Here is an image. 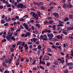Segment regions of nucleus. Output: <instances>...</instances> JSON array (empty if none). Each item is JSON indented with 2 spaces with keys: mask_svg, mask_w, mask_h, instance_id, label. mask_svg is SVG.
I'll list each match as a JSON object with an SVG mask.
<instances>
[{
  "mask_svg": "<svg viewBox=\"0 0 73 73\" xmlns=\"http://www.w3.org/2000/svg\"><path fill=\"white\" fill-rule=\"evenodd\" d=\"M33 17H34V18H36V20H38V15L37 14H36L35 13H33Z\"/></svg>",
  "mask_w": 73,
  "mask_h": 73,
  "instance_id": "f257e3e1",
  "label": "nucleus"
},
{
  "mask_svg": "<svg viewBox=\"0 0 73 73\" xmlns=\"http://www.w3.org/2000/svg\"><path fill=\"white\" fill-rule=\"evenodd\" d=\"M24 6V5L22 3H19L18 4L17 7H18L19 8H21L23 9V6Z\"/></svg>",
  "mask_w": 73,
  "mask_h": 73,
  "instance_id": "f03ea898",
  "label": "nucleus"
},
{
  "mask_svg": "<svg viewBox=\"0 0 73 73\" xmlns=\"http://www.w3.org/2000/svg\"><path fill=\"white\" fill-rule=\"evenodd\" d=\"M23 25H24L26 29H27V30H28V31H29L30 30H31V29H28V25L26 24H25V23H24V24H23Z\"/></svg>",
  "mask_w": 73,
  "mask_h": 73,
  "instance_id": "7ed1b4c3",
  "label": "nucleus"
},
{
  "mask_svg": "<svg viewBox=\"0 0 73 73\" xmlns=\"http://www.w3.org/2000/svg\"><path fill=\"white\" fill-rule=\"evenodd\" d=\"M53 15L56 18H58L59 16V15L58 14V13H53Z\"/></svg>",
  "mask_w": 73,
  "mask_h": 73,
  "instance_id": "20e7f679",
  "label": "nucleus"
},
{
  "mask_svg": "<svg viewBox=\"0 0 73 73\" xmlns=\"http://www.w3.org/2000/svg\"><path fill=\"white\" fill-rule=\"evenodd\" d=\"M38 55H39V54H40V53H42V51L41 49H39V50L38 51Z\"/></svg>",
  "mask_w": 73,
  "mask_h": 73,
  "instance_id": "39448f33",
  "label": "nucleus"
},
{
  "mask_svg": "<svg viewBox=\"0 0 73 73\" xmlns=\"http://www.w3.org/2000/svg\"><path fill=\"white\" fill-rule=\"evenodd\" d=\"M47 36L48 37H53V35L52 34H49L48 33L47 34Z\"/></svg>",
  "mask_w": 73,
  "mask_h": 73,
  "instance_id": "423d86ee",
  "label": "nucleus"
},
{
  "mask_svg": "<svg viewBox=\"0 0 73 73\" xmlns=\"http://www.w3.org/2000/svg\"><path fill=\"white\" fill-rule=\"evenodd\" d=\"M56 37L58 39H62L63 38L62 36L60 35H58L56 36Z\"/></svg>",
  "mask_w": 73,
  "mask_h": 73,
  "instance_id": "0eeeda50",
  "label": "nucleus"
},
{
  "mask_svg": "<svg viewBox=\"0 0 73 73\" xmlns=\"http://www.w3.org/2000/svg\"><path fill=\"white\" fill-rule=\"evenodd\" d=\"M6 39L8 41L11 40V37L9 36H6Z\"/></svg>",
  "mask_w": 73,
  "mask_h": 73,
  "instance_id": "6e6552de",
  "label": "nucleus"
},
{
  "mask_svg": "<svg viewBox=\"0 0 73 73\" xmlns=\"http://www.w3.org/2000/svg\"><path fill=\"white\" fill-rule=\"evenodd\" d=\"M45 57V59L46 60H49V57L48 56H44Z\"/></svg>",
  "mask_w": 73,
  "mask_h": 73,
  "instance_id": "1a4fd4ad",
  "label": "nucleus"
},
{
  "mask_svg": "<svg viewBox=\"0 0 73 73\" xmlns=\"http://www.w3.org/2000/svg\"><path fill=\"white\" fill-rule=\"evenodd\" d=\"M54 64L56 65H58V61H54Z\"/></svg>",
  "mask_w": 73,
  "mask_h": 73,
  "instance_id": "9d476101",
  "label": "nucleus"
},
{
  "mask_svg": "<svg viewBox=\"0 0 73 73\" xmlns=\"http://www.w3.org/2000/svg\"><path fill=\"white\" fill-rule=\"evenodd\" d=\"M69 19H73V16L72 15H69Z\"/></svg>",
  "mask_w": 73,
  "mask_h": 73,
  "instance_id": "9b49d317",
  "label": "nucleus"
},
{
  "mask_svg": "<svg viewBox=\"0 0 73 73\" xmlns=\"http://www.w3.org/2000/svg\"><path fill=\"white\" fill-rule=\"evenodd\" d=\"M36 27H37L38 28H40V25L39 24H36Z\"/></svg>",
  "mask_w": 73,
  "mask_h": 73,
  "instance_id": "f8f14e48",
  "label": "nucleus"
},
{
  "mask_svg": "<svg viewBox=\"0 0 73 73\" xmlns=\"http://www.w3.org/2000/svg\"><path fill=\"white\" fill-rule=\"evenodd\" d=\"M11 40H14V41H15V38L14 37V36H13L11 37Z\"/></svg>",
  "mask_w": 73,
  "mask_h": 73,
  "instance_id": "ddd939ff",
  "label": "nucleus"
},
{
  "mask_svg": "<svg viewBox=\"0 0 73 73\" xmlns=\"http://www.w3.org/2000/svg\"><path fill=\"white\" fill-rule=\"evenodd\" d=\"M67 29L68 31H70V30H72V29H73V27L72 28H67Z\"/></svg>",
  "mask_w": 73,
  "mask_h": 73,
  "instance_id": "4468645a",
  "label": "nucleus"
},
{
  "mask_svg": "<svg viewBox=\"0 0 73 73\" xmlns=\"http://www.w3.org/2000/svg\"><path fill=\"white\" fill-rule=\"evenodd\" d=\"M52 28L54 30L56 29V26L55 25H53L52 27Z\"/></svg>",
  "mask_w": 73,
  "mask_h": 73,
  "instance_id": "2eb2a0df",
  "label": "nucleus"
},
{
  "mask_svg": "<svg viewBox=\"0 0 73 73\" xmlns=\"http://www.w3.org/2000/svg\"><path fill=\"white\" fill-rule=\"evenodd\" d=\"M22 43V42L21 41H19L17 44V45H21V43Z\"/></svg>",
  "mask_w": 73,
  "mask_h": 73,
  "instance_id": "dca6fc26",
  "label": "nucleus"
},
{
  "mask_svg": "<svg viewBox=\"0 0 73 73\" xmlns=\"http://www.w3.org/2000/svg\"><path fill=\"white\" fill-rule=\"evenodd\" d=\"M5 22L4 21V19H2L1 21V23L2 24H4Z\"/></svg>",
  "mask_w": 73,
  "mask_h": 73,
  "instance_id": "f3484780",
  "label": "nucleus"
},
{
  "mask_svg": "<svg viewBox=\"0 0 73 73\" xmlns=\"http://www.w3.org/2000/svg\"><path fill=\"white\" fill-rule=\"evenodd\" d=\"M69 21V18H68V17H67L65 18L64 19V21Z\"/></svg>",
  "mask_w": 73,
  "mask_h": 73,
  "instance_id": "a211bd4d",
  "label": "nucleus"
},
{
  "mask_svg": "<svg viewBox=\"0 0 73 73\" xmlns=\"http://www.w3.org/2000/svg\"><path fill=\"white\" fill-rule=\"evenodd\" d=\"M33 40L34 42H35L36 41H37V39L36 38H33Z\"/></svg>",
  "mask_w": 73,
  "mask_h": 73,
  "instance_id": "6ab92c4d",
  "label": "nucleus"
},
{
  "mask_svg": "<svg viewBox=\"0 0 73 73\" xmlns=\"http://www.w3.org/2000/svg\"><path fill=\"white\" fill-rule=\"evenodd\" d=\"M69 38L71 39V40H73V36H69L68 37Z\"/></svg>",
  "mask_w": 73,
  "mask_h": 73,
  "instance_id": "aec40b11",
  "label": "nucleus"
},
{
  "mask_svg": "<svg viewBox=\"0 0 73 73\" xmlns=\"http://www.w3.org/2000/svg\"><path fill=\"white\" fill-rule=\"evenodd\" d=\"M47 51L49 52H52V50H51V49H50V48H48L47 49Z\"/></svg>",
  "mask_w": 73,
  "mask_h": 73,
  "instance_id": "412c9836",
  "label": "nucleus"
},
{
  "mask_svg": "<svg viewBox=\"0 0 73 73\" xmlns=\"http://www.w3.org/2000/svg\"><path fill=\"white\" fill-rule=\"evenodd\" d=\"M68 65L70 66V65H73V63L71 62L70 63H68L67 64Z\"/></svg>",
  "mask_w": 73,
  "mask_h": 73,
  "instance_id": "4be33fe9",
  "label": "nucleus"
},
{
  "mask_svg": "<svg viewBox=\"0 0 73 73\" xmlns=\"http://www.w3.org/2000/svg\"><path fill=\"white\" fill-rule=\"evenodd\" d=\"M53 20H50L49 21V23L50 24H52L53 23Z\"/></svg>",
  "mask_w": 73,
  "mask_h": 73,
  "instance_id": "5701e85b",
  "label": "nucleus"
},
{
  "mask_svg": "<svg viewBox=\"0 0 73 73\" xmlns=\"http://www.w3.org/2000/svg\"><path fill=\"white\" fill-rule=\"evenodd\" d=\"M37 13L38 15L40 17H41V14H40V12H38Z\"/></svg>",
  "mask_w": 73,
  "mask_h": 73,
  "instance_id": "b1692460",
  "label": "nucleus"
},
{
  "mask_svg": "<svg viewBox=\"0 0 73 73\" xmlns=\"http://www.w3.org/2000/svg\"><path fill=\"white\" fill-rule=\"evenodd\" d=\"M45 7H43V6H42L40 7V9H42L43 10H44V9H45Z\"/></svg>",
  "mask_w": 73,
  "mask_h": 73,
  "instance_id": "393cba45",
  "label": "nucleus"
},
{
  "mask_svg": "<svg viewBox=\"0 0 73 73\" xmlns=\"http://www.w3.org/2000/svg\"><path fill=\"white\" fill-rule=\"evenodd\" d=\"M59 24L60 25L61 27H63V26H64V24H62L61 23H60Z\"/></svg>",
  "mask_w": 73,
  "mask_h": 73,
  "instance_id": "a878e982",
  "label": "nucleus"
},
{
  "mask_svg": "<svg viewBox=\"0 0 73 73\" xmlns=\"http://www.w3.org/2000/svg\"><path fill=\"white\" fill-rule=\"evenodd\" d=\"M6 39H3L2 41V42H6Z\"/></svg>",
  "mask_w": 73,
  "mask_h": 73,
  "instance_id": "bb28decb",
  "label": "nucleus"
},
{
  "mask_svg": "<svg viewBox=\"0 0 73 73\" xmlns=\"http://www.w3.org/2000/svg\"><path fill=\"white\" fill-rule=\"evenodd\" d=\"M71 52L72 53H71L70 54H71V56L72 57H73V51H71Z\"/></svg>",
  "mask_w": 73,
  "mask_h": 73,
  "instance_id": "cd10ccee",
  "label": "nucleus"
},
{
  "mask_svg": "<svg viewBox=\"0 0 73 73\" xmlns=\"http://www.w3.org/2000/svg\"><path fill=\"white\" fill-rule=\"evenodd\" d=\"M11 59H9V64H11Z\"/></svg>",
  "mask_w": 73,
  "mask_h": 73,
  "instance_id": "c85d7f7f",
  "label": "nucleus"
},
{
  "mask_svg": "<svg viewBox=\"0 0 73 73\" xmlns=\"http://www.w3.org/2000/svg\"><path fill=\"white\" fill-rule=\"evenodd\" d=\"M64 73H68V70L66 69L65 71H64Z\"/></svg>",
  "mask_w": 73,
  "mask_h": 73,
  "instance_id": "c756f323",
  "label": "nucleus"
},
{
  "mask_svg": "<svg viewBox=\"0 0 73 73\" xmlns=\"http://www.w3.org/2000/svg\"><path fill=\"white\" fill-rule=\"evenodd\" d=\"M44 24H46L49 23V22L46 21H44Z\"/></svg>",
  "mask_w": 73,
  "mask_h": 73,
  "instance_id": "7c9ffc66",
  "label": "nucleus"
},
{
  "mask_svg": "<svg viewBox=\"0 0 73 73\" xmlns=\"http://www.w3.org/2000/svg\"><path fill=\"white\" fill-rule=\"evenodd\" d=\"M42 48V47L40 46V45H39L38 46V49H41Z\"/></svg>",
  "mask_w": 73,
  "mask_h": 73,
  "instance_id": "2f4dec72",
  "label": "nucleus"
},
{
  "mask_svg": "<svg viewBox=\"0 0 73 73\" xmlns=\"http://www.w3.org/2000/svg\"><path fill=\"white\" fill-rule=\"evenodd\" d=\"M41 63L43 65H45V62L44 61H42L41 62Z\"/></svg>",
  "mask_w": 73,
  "mask_h": 73,
  "instance_id": "473e14b6",
  "label": "nucleus"
},
{
  "mask_svg": "<svg viewBox=\"0 0 73 73\" xmlns=\"http://www.w3.org/2000/svg\"><path fill=\"white\" fill-rule=\"evenodd\" d=\"M26 34L27 35V36H30V33L28 32L26 33Z\"/></svg>",
  "mask_w": 73,
  "mask_h": 73,
  "instance_id": "72a5a7b5",
  "label": "nucleus"
},
{
  "mask_svg": "<svg viewBox=\"0 0 73 73\" xmlns=\"http://www.w3.org/2000/svg\"><path fill=\"white\" fill-rule=\"evenodd\" d=\"M63 7L64 9L66 8V5L65 3H64V4L63 5Z\"/></svg>",
  "mask_w": 73,
  "mask_h": 73,
  "instance_id": "f704fd0d",
  "label": "nucleus"
},
{
  "mask_svg": "<svg viewBox=\"0 0 73 73\" xmlns=\"http://www.w3.org/2000/svg\"><path fill=\"white\" fill-rule=\"evenodd\" d=\"M69 6H70L69 7H70V8H72V7H73V6H72V5H71V4H70V3L69 4Z\"/></svg>",
  "mask_w": 73,
  "mask_h": 73,
  "instance_id": "c9c22d12",
  "label": "nucleus"
},
{
  "mask_svg": "<svg viewBox=\"0 0 73 73\" xmlns=\"http://www.w3.org/2000/svg\"><path fill=\"white\" fill-rule=\"evenodd\" d=\"M36 60H34L33 62V63H32V65H35V63H36Z\"/></svg>",
  "mask_w": 73,
  "mask_h": 73,
  "instance_id": "e433bc0d",
  "label": "nucleus"
},
{
  "mask_svg": "<svg viewBox=\"0 0 73 73\" xmlns=\"http://www.w3.org/2000/svg\"><path fill=\"white\" fill-rule=\"evenodd\" d=\"M4 73H9V71L7 70H6L4 72Z\"/></svg>",
  "mask_w": 73,
  "mask_h": 73,
  "instance_id": "4c0bfd02",
  "label": "nucleus"
},
{
  "mask_svg": "<svg viewBox=\"0 0 73 73\" xmlns=\"http://www.w3.org/2000/svg\"><path fill=\"white\" fill-rule=\"evenodd\" d=\"M13 35V33H11V35H9V37H11V36H12Z\"/></svg>",
  "mask_w": 73,
  "mask_h": 73,
  "instance_id": "58836bf2",
  "label": "nucleus"
},
{
  "mask_svg": "<svg viewBox=\"0 0 73 73\" xmlns=\"http://www.w3.org/2000/svg\"><path fill=\"white\" fill-rule=\"evenodd\" d=\"M11 52H14V49H13V48H11Z\"/></svg>",
  "mask_w": 73,
  "mask_h": 73,
  "instance_id": "ea45409f",
  "label": "nucleus"
},
{
  "mask_svg": "<svg viewBox=\"0 0 73 73\" xmlns=\"http://www.w3.org/2000/svg\"><path fill=\"white\" fill-rule=\"evenodd\" d=\"M63 33L64 34V35H67V32H66L65 31H63Z\"/></svg>",
  "mask_w": 73,
  "mask_h": 73,
  "instance_id": "a19ab883",
  "label": "nucleus"
},
{
  "mask_svg": "<svg viewBox=\"0 0 73 73\" xmlns=\"http://www.w3.org/2000/svg\"><path fill=\"white\" fill-rule=\"evenodd\" d=\"M25 61L26 62H28L29 61V59H26Z\"/></svg>",
  "mask_w": 73,
  "mask_h": 73,
  "instance_id": "79ce46f5",
  "label": "nucleus"
},
{
  "mask_svg": "<svg viewBox=\"0 0 73 73\" xmlns=\"http://www.w3.org/2000/svg\"><path fill=\"white\" fill-rule=\"evenodd\" d=\"M44 38H43V36L42 35H41L40 37V39L41 40V39H43Z\"/></svg>",
  "mask_w": 73,
  "mask_h": 73,
  "instance_id": "37998d69",
  "label": "nucleus"
},
{
  "mask_svg": "<svg viewBox=\"0 0 73 73\" xmlns=\"http://www.w3.org/2000/svg\"><path fill=\"white\" fill-rule=\"evenodd\" d=\"M11 20H13V21H15L16 20V18H12Z\"/></svg>",
  "mask_w": 73,
  "mask_h": 73,
  "instance_id": "c03bdc74",
  "label": "nucleus"
},
{
  "mask_svg": "<svg viewBox=\"0 0 73 73\" xmlns=\"http://www.w3.org/2000/svg\"><path fill=\"white\" fill-rule=\"evenodd\" d=\"M11 30H12V31H14L15 30V29L12 27H11Z\"/></svg>",
  "mask_w": 73,
  "mask_h": 73,
  "instance_id": "a18cd8bd",
  "label": "nucleus"
},
{
  "mask_svg": "<svg viewBox=\"0 0 73 73\" xmlns=\"http://www.w3.org/2000/svg\"><path fill=\"white\" fill-rule=\"evenodd\" d=\"M15 18L16 19H19V17L18 16H16L15 17Z\"/></svg>",
  "mask_w": 73,
  "mask_h": 73,
  "instance_id": "49530a36",
  "label": "nucleus"
},
{
  "mask_svg": "<svg viewBox=\"0 0 73 73\" xmlns=\"http://www.w3.org/2000/svg\"><path fill=\"white\" fill-rule=\"evenodd\" d=\"M46 65L47 66H49V65H50V63L49 62L47 63Z\"/></svg>",
  "mask_w": 73,
  "mask_h": 73,
  "instance_id": "de8ad7c7",
  "label": "nucleus"
},
{
  "mask_svg": "<svg viewBox=\"0 0 73 73\" xmlns=\"http://www.w3.org/2000/svg\"><path fill=\"white\" fill-rule=\"evenodd\" d=\"M37 48H33V50H35V51H37Z\"/></svg>",
  "mask_w": 73,
  "mask_h": 73,
  "instance_id": "09e8293b",
  "label": "nucleus"
},
{
  "mask_svg": "<svg viewBox=\"0 0 73 73\" xmlns=\"http://www.w3.org/2000/svg\"><path fill=\"white\" fill-rule=\"evenodd\" d=\"M40 5H43V3L40 2Z\"/></svg>",
  "mask_w": 73,
  "mask_h": 73,
  "instance_id": "8fccbe9b",
  "label": "nucleus"
},
{
  "mask_svg": "<svg viewBox=\"0 0 73 73\" xmlns=\"http://www.w3.org/2000/svg\"><path fill=\"white\" fill-rule=\"evenodd\" d=\"M21 0H17V2L18 3H20V1H21Z\"/></svg>",
  "mask_w": 73,
  "mask_h": 73,
  "instance_id": "3c124183",
  "label": "nucleus"
},
{
  "mask_svg": "<svg viewBox=\"0 0 73 73\" xmlns=\"http://www.w3.org/2000/svg\"><path fill=\"white\" fill-rule=\"evenodd\" d=\"M24 20H24V19L23 18H21V19H20V21H24Z\"/></svg>",
  "mask_w": 73,
  "mask_h": 73,
  "instance_id": "603ef678",
  "label": "nucleus"
},
{
  "mask_svg": "<svg viewBox=\"0 0 73 73\" xmlns=\"http://www.w3.org/2000/svg\"><path fill=\"white\" fill-rule=\"evenodd\" d=\"M24 58H22L21 59V61L22 62H23V61H24Z\"/></svg>",
  "mask_w": 73,
  "mask_h": 73,
  "instance_id": "864d4df0",
  "label": "nucleus"
},
{
  "mask_svg": "<svg viewBox=\"0 0 73 73\" xmlns=\"http://www.w3.org/2000/svg\"><path fill=\"white\" fill-rule=\"evenodd\" d=\"M43 37H45V38H47V36L46 35H43Z\"/></svg>",
  "mask_w": 73,
  "mask_h": 73,
  "instance_id": "5fc2aeb1",
  "label": "nucleus"
},
{
  "mask_svg": "<svg viewBox=\"0 0 73 73\" xmlns=\"http://www.w3.org/2000/svg\"><path fill=\"white\" fill-rule=\"evenodd\" d=\"M24 45H25V42H23V43H22V46H24Z\"/></svg>",
  "mask_w": 73,
  "mask_h": 73,
  "instance_id": "6e6d98bb",
  "label": "nucleus"
},
{
  "mask_svg": "<svg viewBox=\"0 0 73 73\" xmlns=\"http://www.w3.org/2000/svg\"><path fill=\"white\" fill-rule=\"evenodd\" d=\"M33 47V46L32 45H30L29 46V48L31 49H32V48Z\"/></svg>",
  "mask_w": 73,
  "mask_h": 73,
  "instance_id": "4d7b16f0",
  "label": "nucleus"
},
{
  "mask_svg": "<svg viewBox=\"0 0 73 73\" xmlns=\"http://www.w3.org/2000/svg\"><path fill=\"white\" fill-rule=\"evenodd\" d=\"M0 8L1 9H3V6L0 5Z\"/></svg>",
  "mask_w": 73,
  "mask_h": 73,
  "instance_id": "13d9d810",
  "label": "nucleus"
},
{
  "mask_svg": "<svg viewBox=\"0 0 73 73\" xmlns=\"http://www.w3.org/2000/svg\"><path fill=\"white\" fill-rule=\"evenodd\" d=\"M17 34H18V33L15 32L14 34V35H15V36H17Z\"/></svg>",
  "mask_w": 73,
  "mask_h": 73,
  "instance_id": "bf43d9fd",
  "label": "nucleus"
},
{
  "mask_svg": "<svg viewBox=\"0 0 73 73\" xmlns=\"http://www.w3.org/2000/svg\"><path fill=\"white\" fill-rule=\"evenodd\" d=\"M35 32L36 33V34H38V31L37 30H35Z\"/></svg>",
  "mask_w": 73,
  "mask_h": 73,
  "instance_id": "052dcab7",
  "label": "nucleus"
},
{
  "mask_svg": "<svg viewBox=\"0 0 73 73\" xmlns=\"http://www.w3.org/2000/svg\"><path fill=\"white\" fill-rule=\"evenodd\" d=\"M61 46H58V48L60 50H61Z\"/></svg>",
  "mask_w": 73,
  "mask_h": 73,
  "instance_id": "680f3d73",
  "label": "nucleus"
},
{
  "mask_svg": "<svg viewBox=\"0 0 73 73\" xmlns=\"http://www.w3.org/2000/svg\"><path fill=\"white\" fill-rule=\"evenodd\" d=\"M28 44H32V42H28Z\"/></svg>",
  "mask_w": 73,
  "mask_h": 73,
  "instance_id": "e2e57ef3",
  "label": "nucleus"
},
{
  "mask_svg": "<svg viewBox=\"0 0 73 73\" xmlns=\"http://www.w3.org/2000/svg\"><path fill=\"white\" fill-rule=\"evenodd\" d=\"M35 44H40V42L38 41H37Z\"/></svg>",
  "mask_w": 73,
  "mask_h": 73,
  "instance_id": "0e129e2a",
  "label": "nucleus"
},
{
  "mask_svg": "<svg viewBox=\"0 0 73 73\" xmlns=\"http://www.w3.org/2000/svg\"><path fill=\"white\" fill-rule=\"evenodd\" d=\"M2 19H4L5 17V15H3L1 16Z\"/></svg>",
  "mask_w": 73,
  "mask_h": 73,
  "instance_id": "69168bd1",
  "label": "nucleus"
},
{
  "mask_svg": "<svg viewBox=\"0 0 73 73\" xmlns=\"http://www.w3.org/2000/svg\"><path fill=\"white\" fill-rule=\"evenodd\" d=\"M70 7L69 6V5H68V4H66V8H67V7Z\"/></svg>",
  "mask_w": 73,
  "mask_h": 73,
  "instance_id": "338daca9",
  "label": "nucleus"
},
{
  "mask_svg": "<svg viewBox=\"0 0 73 73\" xmlns=\"http://www.w3.org/2000/svg\"><path fill=\"white\" fill-rule=\"evenodd\" d=\"M16 44H15L14 45H13V47L15 48L16 46Z\"/></svg>",
  "mask_w": 73,
  "mask_h": 73,
  "instance_id": "774afa93",
  "label": "nucleus"
}]
</instances>
